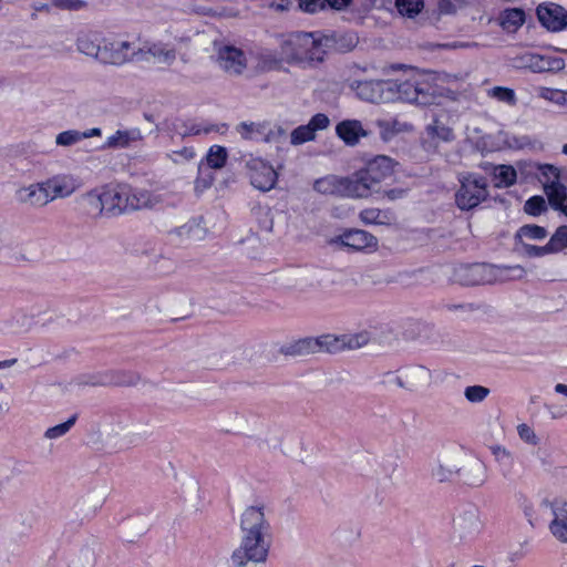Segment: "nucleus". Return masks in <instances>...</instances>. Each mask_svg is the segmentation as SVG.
<instances>
[{"instance_id": "338daca9", "label": "nucleus", "mask_w": 567, "mask_h": 567, "mask_svg": "<svg viewBox=\"0 0 567 567\" xmlns=\"http://www.w3.org/2000/svg\"><path fill=\"white\" fill-rule=\"evenodd\" d=\"M81 135H82V141L86 140V138L94 137V136H101L102 130L100 127H92V128L81 132Z\"/></svg>"}, {"instance_id": "393cba45", "label": "nucleus", "mask_w": 567, "mask_h": 567, "mask_svg": "<svg viewBox=\"0 0 567 567\" xmlns=\"http://www.w3.org/2000/svg\"><path fill=\"white\" fill-rule=\"evenodd\" d=\"M551 520L549 530L560 543L567 544V503L563 499H555L550 504Z\"/></svg>"}, {"instance_id": "2eb2a0df", "label": "nucleus", "mask_w": 567, "mask_h": 567, "mask_svg": "<svg viewBox=\"0 0 567 567\" xmlns=\"http://www.w3.org/2000/svg\"><path fill=\"white\" fill-rule=\"evenodd\" d=\"M454 528L460 539L471 542L481 535L484 523L480 512L476 508H470L456 517Z\"/></svg>"}, {"instance_id": "bb28decb", "label": "nucleus", "mask_w": 567, "mask_h": 567, "mask_svg": "<svg viewBox=\"0 0 567 567\" xmlns=\"http://www.w3.org/2000/svg\"><path fill=\"white\" fill-rule=\"evenodd\" d=\"M391 382L396 384L398 386L414 391L422 386L430 378V371L426 370L423 367H414L406 369L402 374L400 375H390Z\"/></svg>"}, {"instance_id": "69168bd1", "label": "nucleus", "mask_w": 567, "mask_h": 567, "mask_svg": "<svg viewBox=\"0 0 567 567\" xmlns=\"http://www.w3.org/2000/svg\"><path fill=\"white\" fill-rule=\"evenodd\" d=\"M327 4L334 10H342L348 7L351 0H326Z\"/></svg>"}, {"instance_id": "13d9d810", "label": "nucleus", "mask_w": 567, "mask_h": 567, "mask_svg": "<svg viewBox=\"0 0 567 567\" xmlns=\"http://www.w3.org/2000/svg\"><path fill=\"white\" fill-rule=\"evenodd\" d=\"M51 6L60 10H81L86 3L83 0H52Z\"/></svg>"}, {"instance_id": "c9c22d12", "label": "nucleus", "mask_w": 567, "mask_h": 567, "mask_svg": "<svg viewBox=\"0 0 567 567\" xmlns=\"http://www.w3.org/2000/svg\"><path fill=\"white\" fill-rule=\"evenodd\" d=\"M525 22V12L514 8L504 10L499 16V25L508 33L516 32Z\"/></svg>"}, {"instance_id": "de8ad7c7", "label": "nucleus", "mask_w": 567, "mask_h": 567, "mask_svg": "<svg viewBox=\"0 0 567 567\" xmlns=\"http://www.w3.org/2000/svg\"><path fill=\"white\" fill-rule=\"evenodd\" d=\"M82 141L81 131L78 130H66L60 132L55 136L56 146L61 147H71L79 144Z\"/></svg>"}, {"instance_id": "37998d69", "label": "nucleus", "mask_w": 567, "mask_h": 567, "mask_svg": "<svg viewBox=\"0 0 567 567\" xmlns=\"http://www.w3.org/2000/svg\"><path fill=\"white\" fill-rule=\"evenodd\" d=\"M76 416L73 415L65 422L48 427L43 434L47 440H58L64 436L75 424Z\"/></svg>"}, {"instance_id": "5fc2aeb1", "label": "nucleus", "mask_w": 567, "mask_h": 567, "mask_svg": "<svg viewBox=\"0 0 567 567\" xmlns=\"http://www.w3.org/2000/svg\"><path fill=\"white\" fill-rule=\"evenodd\" d=\"M517 434L519 439L526 444L536 446L539 443V437L534 431L532 426L526 423H520L517 425Z\"/></svg>"}, {"instance_id": "9b49d317", "label": "nucleus", "mask_w": 567, "mask_h": 567, "mask_svg": "<svg viewBox=\"0 0 567 567\" xmlns=\"http://www.w3.org/2000/svg\"><path fill=\"white\" fill-rule=\"evenodd\" d=\"M246 168L250 183L256 189L269 192L275 188L278 173L270 163L260 157H250L246 162Z\"/></svg>"}, {"instance_id": "a211bd4d", "label": "nucleus", "mask_w": 567, "mask_h": 567, "mask_svg": "<svg viewBox=\"0 0 567 567\" xmlns=\"http://www.w3.org/2000/svg\"><path fill=\"white\" fill-rule=\"evenodd\" d=\"M16 199L18 203L33 208H42L52 203L43 181L18 188Z\"/></svg>"}, {"instance_id": "f257e3e1", "label": "nucleus", "mask_w": 567, "mask_h": 567, "mask_svg": "<svg viewBox=\"0 0 567 567\" xmlns=\"http://www.w3.org/2000/svg\"><path fill=\"white\" fill-rule=\"evenodd\" d=\"M239 545L230 556L233 565L246 567L248 564H266L272 546V533L264 504L244 508L239 516Z\"/></svg>"}, {"instance_id": "6ab92c4d", "label": "nucleus", "mask_w": 567, "mask_h": 567, "mask_svg": "<svg viewBox=\"0 0 567 567\" xmlns=\"http://www.w3.org/2000/svg\"><path fill=\"white\" fill-rule=\"evenodd\" d=\"M414 95H416L415 104L430 105L435 103L439 96V90L434 84L432 73L424 71H414Z\"/></svg>"}, {"instance_id": "f03ea898", "label": "nucleus", "mask_w": 567, "mask_h": 567, "mask_svg": "<svg viewBox=\"0 0 567 567\" xmlns=\"http://www.w3.org/2000/svg\"><path fill=\"white\" fill-rule=\"evenodd\" d=\"M82 200L86 214L94 218L117 217L157 203L150 190L124 183H109L95 187L86 192Z\"/></svg>"}, {"instance_id": "a18cd8bd", "label": "nucleus", "mask_w": 567, "mask_h": 567, "mask_svg": "<svg viewBox=\"0 0 567 567\" xmlns=\"http://www.w3.org/2000/svg\"><path fill=\"white\" fill-rule=\"evenodd\" d=\"M538 165L539 163L532 161L517 162L515 167L517 171V176H520L522 182H529L533 178H537Z\"/></svg>"}, {"instance_id": "b1692460", "label": "nucleus", "mask_w": 567, "mask_h": 567, "mask_svg": "<svg viewBox=\"0 0 567 567\" xmlns=\"http://www.w3.org/2000/svg\"><path fill=\"white\" fill-rule=\"evenodd\" d=\"M373 194L361 169L351 176H342L341 197L368 198Z\"/></svg>"}, {"instance_id": "20e7f679", "label": "nucleus", "mask_w": 567, "mask_h": 567, "mask_svg": "<svg viewBox=\"0 0 567 567\" xmlns=\"http://www.w3.org/2000/svg\"><path fill=\"white\" fill-rule=\"evenodd\" d=\"M370 333L361 331L350 334H322L298 340L295 344V352L309 354L316 352H339L354 350L367 346L370 342Z\"/></svg>"}, {"instance_id": "e433bc0d", "label": "nucleus", "mask_w": 567, "mask_h": 567, "mask_svg": "<svg viewBox=\"0 0 567 567\" xmlns=\"http://www.w3.org/2000/svg\"><path fill=\"white\" fill-rule=\"evenodd\" d=\"M342 176L327 175L315 181L313 189L322 195L341 197Z\"/></svg>"}, {"instance_id": "a878e982", "label": "nucleus", "mask_w": 567, "mask_h": 567, "mask_svg": "<svg viewBox=\"0 0 567 567\" xmlns=\"http://www.w3.org/2000/svg\"><path fill=\"white\" fill-rule=\"evenodd\" d=\"M337 136L348 146H355L369 135L359 120H343L336 126Z\"/></svg>"}, {"instance_id": "0eeeda50", "label": "nucleus", "mask_w": 567, "mask_h": 567, "mask_svg": "<svg viewBox=\"0 0 567 567\" xmlns=\"http://www.w3.org/2000/svg\"><path fill=\"white\" fill-rule=\"evenodd\" d=\"M184 42H187L186 38L146 42L138 48L137 61L172 65L176 60L177 47Z\"/></svg>"}, {"instance_id": "052dcab7", "label": "nucleus", "mask_w": 567, "mask_h": 567, "mask_svg": "<svg viewBox=\"0 0 567 567\" xmlns=\"http://www.w3.org/2000/svg\"><path fill=\"white\" fill-rule=\"evenodd\" d=\"M461 6V0H439L437 9L441 14H455Z\"/></svg>"}, {"instance_id": "603ef678", "label": "nucleus", "mask_w": 567, "mask_h": 567, "mask_svg": "<svg viewBox=\"0 0 567 567\" xmlns=\"http://www.w3.org/2000/svg\"><path fill=\"white\" fill-rule=\"evenodd\" d=\"M546 209V202L542 196H533L524 205V212L530 216H539Z\"/></svg>"}, {"instance_id": "58836bf2", "label": "nucleus", "mask_w": 567, "mask_h": 567, "mask_svg": "<svg viewBox=\"0 0 567 567\" xmlns=\"http://www.w3.org/2000/svg\"><path fill=\"white\" fill-rule=\"evenodd\" d=\"M228 158L227 150L220 145H213L209 147L205 162L208 167L213 169H220L225 166Z\"/></svg>"}, {"instance_id": "ea45409f", "label": "nucleus", "mask_w": 567, "mask_h": 567, "mask_svg": "<svg viewBox=\"0 0 567 567\" xmlns=\"http://www.w3.org/2000/svg\"><path fill=\"white\" fill-rule=\"evenodd\" d=\"M547 230L538 225H524L515 236L516 243H526L525 240H542L546 238Z\"/></svg>"}, {"instance_id": "864d4df0", "label": "nucleus", "mask_w": 567, "mask_h": 567, "mask_svg": "<svg viewBox=\"0 0 567 567\" xmlns=\"http://www.w3.org/2000/svg\"><path fill=\"white\" fill-rule=\"evenodd\" d=\"M488 95L509 105L516 102L515 92L508 87L495 86L488 91Z\"/></svg>"}, {"instance_id": "ddd939ff", "label": "nucleus", "mask_w": 567, "mask_h": 567, "mask_svg": "<svg viewBox=\"0 0 567 567\" xmlns=\"http://www.w3.org/2000/svg\"><path fill=\"white\" fill-rule=\"evenodd\" d=\"M331 244L352 250L373 251L378 248V239L372 234L362 229H349L331 239Z\"/></svg>"}, {"instance_id": "a19ab883", "label": "nucleus", "mask_w": 567, "mask_h": 567, "mask_svg": "<svg viewBox=\"0 0 567 567\" xmlns=\"http://www.w3.org/2000/svg\"><path fill=\"white\" fill-rule=\"evenodd\" d=\"M236 131L245 140H256L265 134V125L255 122H241L237 125Z\"/></svg>"}, {"instance_id": "c03bdc74", "label": "nucleus", "mask_w": 567, "mask_h": 567, "mask_svg": "<svg viewBox=\"0 0 567 567\" xmlns=\"http://www.w3.org/2000/svg\"><path fill=\"white\" fill-rule=\"evenodd\" d=\"M395 6L401 16L413 18L423 8V0H395Z\"/></svg>"}, {"instance_id": "f3484780", "label": "nucleus", "mask_w": 567, "mask_h": 567, "mask_svg": "<svg viewBox=\"0 0 567 567\" xmlns=\"http://www.w3.org/2000/svg\"><path fill=\"white\" fill-rule=\"evenodd\" d=\"M394 165L390 157L380 155L369 161L361 169L373 193L379 184L392 176Z\"/></svg>"}, {"instance_id": "6e6d98bb", "label": "nucleus", "mask_w": 567, "mask_h": 567, "mask_svg": "<svg viewBox=\"0 0 567 567\" xmlns=\"http://www.w3.org/2000/svg\"><path fill=\"white\" fill-rule=\"evenodd\" d=\"M455 473H456V470L454 467L445 466L441 463L435 464L431 471L433 478H435L436 481H439L441 483L451 481L453 478V476L455 475Z\"/></svg>"}, {"instance_id": "774afa93", "label": "nucleus", "mask_w": 567, "mask_h": 567, "mask_svg": "<svg viewBox=\"0 0 567 567\" xmlns=\"http://www.w3.org/2000/svg\"><path fill=\"white\" fill-rule=\"evenodd\" d=\"M555 391L559 394H564L565 396H567V385L566 384L557 383L555 385Z\"/></svg>"}, {"instance_id": "8fccbe9b", "label": "nucleus", "mask_w": 567, "mask_h": 567, "mask_svg": "<svg viewBox=\"0 0 567 567\" xmlns=\"http://www.w3.org/2000/svg\"><path fill=\"white\" fill-rule=\"evenodd\" d=\"M196 153L193 147H183L177 151L166 153V157L176 165H184L195 157Z\"/></svg>"}, {"instance_id": "c85d7f7f", "label": "nucleus", "mask_w": 567, "mask_h": 567, "mask_svg": "<svg viewBox=\"0 0 567 567\" xmlns=\"http://www.w3.org/2000/svg\"><path fill=\"white\" fill-rule=\"evenodd\" d=\"M33 324V317L24 312H16L0 321V331L7 334H21L31 330Z\"/></svg>"}, {"instance_id": "09e8293b", "label": "nucleus", "mask_w": 567, "mask_h": 567, "mask_svg": "<svg viewBox=\"0 0 567 567\" xmlns=\"http://www.w3.org/2000/svg\"><path fill=\"white\" fill-rule=\"evenodd\" d=\"M489 389L483 385H470L464 390L465 399L471 403H481L489 394Z\"/></svg>"}, {"instance_id": "e2e57ef3", "label": "nucleus", "mask_w": 567, "mask_h": 567, "mask_svg": "<svg viewBox=\"0 0 567 567\" xmlns=\"http://www.w3.org/2000/svg\"><path fill=\"white\" fill-rule=\"evenodd\" d=\"M378 126L380 128H385L388 126H391L392 132H394V133H398V132H401V131H405V130H410V125H408L405 123H400L396 120H394L392 122L378 121Z\"/></svg>"}, {"instance_id": "4c0bfd02", "label": "nucleus", "mask_w": 567, "mask_h": 567, "mask_svg": "<svg viewBox=\"0 0 567 567\" xmlns=\"http://www.w3.org/2000/svg\"><path fill=\"white\" fill-rule=\"evenodd\" d=\"M360 220L365 225H391L393 215L379 208H365L360 212Z\"/></svg>"}, {"instance_id": "412c9836", "label": "nucleus", "mask_w": 567, "mask_h": 567, "mask_svg": "<svg viewBox=\"0 0 567 567\" xmlns=\"http://www.w3.org/2000/svg\"><path fill=\"white\" fill-rule=\"evenodd\" d=\"M218 65L229 74H240L247 65L244 52L233 45H220L217 49Z\"/></svg>"}, {"instance_id": "9d476101", "label": "nucleus", "mask_w": 567, "mask_h": 567, "mask_svg": "<svg viewBox=\"0 0 567 567\" xmlns=\"http://www.w3.org/2000/svg\"><path fill=\"white\" fill-rule=\"evenodd\" d=\"M355 95L370 103H391L393 102L392 81L391 80H371L354 81L350 85Z\"/></svg>"}, {"instance_id": "aec40b11", "label": "nucleus", "mask_w": 567, "mask_h": 567, "mask_svg": "<svg viewBox=\"0 0 567 567\" xmlns=\"http://www.w3.org/2000/svg\"><path fill=\"white\" fill-rule=\"evenodd\" d=\"M414 95H416L415 104L430 105L435 103L439 96V90L434 84L432 73L424 71H414Z\"/></svg>"}, {"instance_id": "3c124183", "label": "nucleus", "mask_w": 567, "mask_h": 567, "mask_svg": "<svg viewBox=\"0 0 567 567\" xmlns=\"http://www.w3.org/2000/svg\"><path fill=\"white\" fill-rule=\"evenodd\" d=\"M284 60L270 51L261 52L258 56V68L261 71L277 69Z\"/></svg>"}, {"instance_id": "dca6fc26", "label": "nucleus", "mask_w": 567, "mask_h": 567, "mask_svg": "<svg viewBox=\"0 0 567 567\" xmlns=\"http://www.w3.org/2000/svg\"><path fill=\"white\" fill-rule=\"evenodd\" d=\"M454 115L446 111H440L433 117V121L426 126L427 136L435 144L450 143L454 141Z\"/></svg>"}, {"instance_id": "c756f323", "label": "nucleus", "mask_w": 567, "mask_h": 567, "mask_svg": "<svg viewBox=\"0 0 567 567\" xmlns=\"http://www.w3.org/2000/svg\"><path fill=\"white\" fill-rule=\"evenodd\" d=\"M522 59L524 64L533 72L560 70L565 65L563 59L540 55L537 53H526Z\"/></svg>"}, {"instance_id": "4468645a", "label": "nucleus", "mask_w": 567, "mask_h": 567, "mask_svg": "<svg viewBox=\"0 0 567 567\" xmlns=\"http://www.w3.org/2000/svg\"><path fill=\"white\" fill-rule=\"evenodd\" d=\"M536 13L539 23L550 32H560L567 28V10L557 3H540Z\"/></svg>"}, {"instance_id": "f704fd0d", "label": "nucleus", "mask_w": 567, "mask_h": 567, "mask_svg": "<svg viewBox=\"0 0 567 567\" xmlns=\"http://www.w3.org/2000/svg\"><path fill=\"white\" fill-rule=\"evenodd\" d=\"M491 452L499 467V471L504 477H509L513 474L515 465L514 454L502 445H494L491 447Z\"/></svg>"}, {"instance_id": "72a5a7b5", "label": "nucleus", "mask_w": 567, "mask_h": 567, "mask_svg": "<svg viewBox=\"0 0 567 567\" xmlns=\"http://www.w3.org/2000/svg\"><path fill=\"white\" fill-rule=\"evenodd\" d=\"M492 177L495 187H511L517 181V171L512 165H496L493 167Z\"/></svg>"}, {"instance_id": "423d86ee", "label": "nucleus", "mask_w": 567, "mask_h": 567, "mask_svg": "<svg viewBox=\"0 0 567 567\" xmlns=\"http://www.w3.org/2000/svg\"><path fill=\"white\" fill-rule=\"evenodd\" d=\"M461 187L455 194V203L462 210H470L486 199V181L475 174H466L460 177Z\"/></svg>"}, {"instance_id": "4d7b16f0", "label": "nucleus", "mask_w": 567, "mask_h": 567, "mask_svg": "<svg viewBox=\"0 0 567 567\" xmlns=\"http://www.w3.org/2000/svg\"><path fill=\"white\" fill-rule=\"evenodd\" d=\"M517 246L528 257H543L545 255L551 254L547 244L545 246H535L527 243H517Z\"/></svg>"}, {"instance_id": "49530a36", "label": "nucleus", "mask_w": 567, "mask_h": 567, "mask_svg": "<svg viewBox=\"0 0 567 567\" xmlns=\"http://www.w3.org/2000/svg\"><path fill=\"white\" fill-rule=\"evenodd\" d=\"M538 95L539 97L557 105L567 104V91L542 86L538 89Z\"/></svg>"}, {"instance_id": "bf43d9fd", "label": "nucleus", "mask_w": 567, "mask_h": 567, "mask_svg": "<svg viewBox=\"0 0 567 567\" xmlns=\"http://www.w3.org/2000/svg\"><path fill=\"white\" fill-rule=\"evenodd\" d=\"M297 6L305 12L315 13L324 8L326 0H295Z\"/></svg>"}, {"instance_id": "6e6552de", "label": "nucleus", "mask_w": 567, "mask_h": 567, "mask_svg": "<svg viewBox=\"0 0 567 567\" xmlns=\"http://www.w3.org/2000/svg\"><path fill=\"white\" fill-rule=\"evenodd\" d=\"M481 152H498L503 150L532 148L533 142L527 135H515L498 131L495 134H486L475 143Z\"/></svg>"}, {"instance_id": "39448f33", "label": "nucleus", "mask_w": 567, "mask_h": 567, "mask_svg": "<svg viewBox=\"0 0 567 567\" xmlns=\"http://www.w3.org/2000/svg\"><path fill=\"white\" fill-rule=\"evenodd\" d=\"M525 275V269L518 265L496 266L488 264H474L460 266L456 269L457 280L467 286L522 279Z\"/></svg>"}, {"instance_id": "f8f14e48", "label": "nucleus", "mask_w": 567, "mask_h": 567, "mask_svg": "<svg viewBox=\"0 0 567 567\" xmlns=\"http://www.w3.org/2000/svg\"><path fill=\"white\" fill-rule=\"evenodd\" d=\"M51 200L68 198L82 187L81 179L70 173L55 174L43 181Z\"/></svg>"}, {"instance_id": "473e14b6", "label": "nucleus", "mask_w": 567, "mask_h": 567, "mask_svg": "<svg viewBox=\"0 0 567 567\" xmlns=\"http://www.w3.org/2000/svg\"><path fill=\"white\" fill-rule=\"evenodd\" d=\"M177 235L184 240L199 241L205 239L207 227L203 219H192L177 229Z\"/></svg>"}, {"instance_id": "2f4dec72", "label": "nucleus", "mask_w": 567, "mask_h": 567, "mask_svg": "<svg viewBox=\"0 0 567 567\" xmlns=\"http://www.w3.org/2000/svg\"><path fill=\"white\" fill-rule=\"evenodd\" d=\"M414 86V71H411L408 78L403 81H392L393 102L402 101L414 103L417 99L413 92Z\"/></svg>"}, {"instance_id": "79ce46f5", "label": "nucleus", "mask_w": 567, "mask_h": 567, "mask_svg": "<svg viewBox=\"0 0 567 567\" xmlns=\"http://www.w3.org/2000/svg\"><path fill=\"white\" fill-rule=\"evenodd\" d=\"M551 254L559 252L567 248V225L559 226L547 243Z\"/></svg>"}, {"instance_id": "cd10ccee", "label": "nucleus", "mask_w": 567, "mask_h": 567, "mask_svg": "<svg viewBox=\"0 0 567 567\" xmlns=\"http://www.w3.org/2000/svg\"><path fill=\"white\" fill-rule=\"evenodd\" d=\"M142 138L143 135L140 128L117 130L106 137L102 147L104 150L126 148L142 141Z\"/></svg>"}, {"instance_id": "1a4fd4ad", "label": "nucleus", "mask_w": 567, "mask_h": 567, "mask_svg": "<svg viewBox=\"0 0 567 567\" xmlns=\"http://www.w3.org/2000/svg\"><path fill=\"white\" fill-rule=\"evenodd\" d=\"M138 48L127 40L104 38L100 61L107 64L122 65L137 61Z\"/></svg>"}, {"instance_id": "680f3d73", "label": "nucleus", "mask_w": 567, "mask_h": 567, "mask_svg": "<svg viewBox=\"0 0 567 567\" xmlns=\"http://www.w3.org/2000/svg\"><path fill=\"white\" fill-rule=\"evenodd\" d=\"M549 204L567 217V189L559 193Z\"/></svg>"}, {"instance_id": "7c9ffc66", "label": "nucleus", "mask_w": 567, "mask_h": 567, "mask_svg": "<svg viewBox=\"0 0 567 567\" xmlns=\"http://www.w3.org/2000/svg\"><path fill=\"white\" fill-rule=\"evenodd\" d=\"M104 38L96 32H85L79 35L76 40L78 50L100 61Z\"/></svg>"}, {"instance_id": "0e129e2a", "label": "nucleus", "mask_w": 567, "mask_h": 567, "mask_svg": "<svg viewBox=\"0 0 567 567\" xmlns=\"http://www.w3.org/2000/svg\"><path fill=\"white\" fill-rule=\"evenodd\" d=\"M405 194H406L405 189H403V188H394V189L385 190L384 192V197H386L389 200H395V199L404 197Z\"/></svg>"}, {"instance_id": "5701e85b", "label": "nucleus", "mask_w": 567, "mask_h": 567, "mask_svg": "<svg viewBox=\"0 0 567 567\" xmlns=\"http://www.w3.org/2000/svg\"><path fill=\"white\" fill-rule=\"evenodd\" d=\"M330 124L329 117L323 113L313 115L308 124L296 127L290 134V142L300 145L316 138L318 131L326 130Z\"/></svg>"}, {"instance_id": "7ed1b4c3", "label": "nucleus", "mask_w": 567, "mask_h": 567, "mask_svg": "<svg viewBox=\"0 0 567 567\" xmlns=\"http://www.w3.org/2000/svg\"><path fill=\"white\" fill-rule=\"evenodd\" d=\"M329 39L315 33H296L281 43V59L287 63L313 64L324 60Z\"/></svg>"}, {"instance_id": "4be33fe9", "label": "nucleus", "mask_w": 567, "mask_h": 567, "mask_svg": "<svg viewBox=\"0 0 567 567\" xmlns=\"http://www.w3.org/2000/svg\"><path fill=\"white\" fill-rule=\"evenodd\" d=\"M537 179L542 183L549 203L566 190V186L560 182V169L553 164L539 163Z\"/></svg>"}]
</instances>
